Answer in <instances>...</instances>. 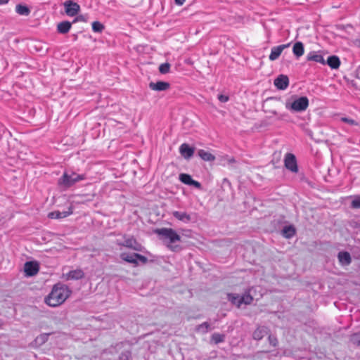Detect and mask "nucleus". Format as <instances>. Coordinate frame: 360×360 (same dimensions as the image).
Here are the masks:
<instances>
[{
    "mask_svg": "<svg viewBox=\"0 0 360 360\" xmlns=\"http://www.w3.org/2000/svg\"><path fill=\"white\" fill-rule=\"evenodd\" d=\"M210 329V324L207 322H204L198 327V330L199 332L205 333Z\"/></svg>",
    "mask_w": 360,
    "mask_h": 360,
    "instance_id": "obj_35",
    "label": "nucleus"
},
{
    "mask_svg": "<svg viewBox=\"0 0 360 360\" xmlns=\"http://www.w3.org/2000/svg\"><path fill=\"white\" fill-rule=\"evenodd\" d=\"M84 274L81 269L73 270L69 272L68 277L72 279H80Z\"/></svg>",
    "mask_w": 360,
    "mask_h": 360,
    "instance_id": "obj_27",
    "label": "nucleus"
},
{
    "mask_svg": "<svg viewBox=\"0 0 360 360\" xmlns=\"http://www.w3.org/2000/svg\"><path fill=\"white\" fill-rule=\"evenodd\" d=\"M290 46V44H282L277 46H274L271 48V53L269 56L270 60L274 61L279 58L283 51L288 48Z\"/></svg>",
    "mask_w": 360,
    "mask_h": 360,
    "instance_id": "obj_11",
    "label": "nucleus"
},
{
    "mask_svg": "<svg viewBox=\"0 0 360 360\" xmlns=\"http://www.w3.org/2000/svg\"><path fill=\"white\" fill-rule=\"evenodd\" d=\"M179 180L184 184L188 185V186H193L196 188L200 189L201 188V184L200 182L195 181L192 179L191 176L188 174H180Z\"/></svg>",
    "mask_w": 360,
    "mask_h": 360,
    "instance_id": "obj_10",
    "label": "nucleus"
},
{
    "mask_svg": "<svg viewBox=\"0 0 360 360\" xmlns=\"http://www.w3.org/2000/svg\"><path fill=\"white\" fill-rule=\"evenodd\" d=\"M72 213V207L68 209V211L65 212H60V211H53L49 213L48 217L50 219H62L68 217Z\"/></svg>",
    "mask_w": 360,
    "mask_h": 360,
    "instance_id": "obj_13",
    "label": "nucleus"
},
{
    "mask_svg": "<svg viewBox=\"0 0 360 360\" xmlns=\"http://www.w3.org/2000/svg\"><path fill=\"white\" fill-rule=\"evenodd\" d=\"M292 52L297 58L302 56L304 52L303 44L300 41L296 42L293 46Z\"/></svg>",
    "mask_w": 360,
    "mask_h": 360,
    "instance_id": "obj_23",
    "label": "nucleus"
},
{
    "mask_svg": "<svg viewBox=\"0 0 360 360\" xmlns=\"http://www.w3.org/2000/svg\"><path fill=\"white\" fill-rule=\"evenodd\" d=\"M135 257H136V261L138 262H141L143 264H145L148 261L147 258L145 256L141 255L140 254L136 253Z\"/></svg>",
    "mask_w": 360,
    "mask_h": 360,
    "instance_id": "obj_36",
    "label": "nucleus"
},
{
    "mask_svg": "<svg viewBox=\"0 0 360 360\" xmlns=\"http://www.w3.org/2000/svg\"><path fill=\"white\" fill-rule=\"evenodd\" d=\"M328 65L332 69H338L340 65V58L336 56H330L326 61Z\"/></svg>",
    "mask_w": 360,
    "mask_h": 360,
    "instance_id": "obj_21",
    "label": "nucleus"
},
{
    "mask_svg": "<svg viewBox=\"0 0 360 360\" xmlns=\"http://www.w3.org/2000/svg\"><path fill=\"white\" fill-rule=\"evenodd\" d=\"M124 240L123 243H118L119 245H122L138 252H142L144 248L142 245L139 243L133 236H127V235H124Z\"/></svg>",
    "mask_w": 360,
    "mask_h": 360,
    "instance_id": "obj_5",
    "label": "nucleus"
},
{
    "mask_svg": "<svg viewBox=\"0 0 360 360\" xmlns=\"http://www.w3.org/2000/svg\"><path fill=\"white\" fill-rule=\"evenodd\" d=\"M24 271L27 276H33L39 271V264L36 262H27L24 265Z\"/></svg>",
    "mask_w": 360,
    "mask_h": 360,
    "instance_id": "obj_9",
    "label": "nucleus"
},
{
    "mask_svg": "<svg viewBox=\"0 0 360 360\" xmlns=\"http://www.w3.org/2000/svg\"><path fill=\"white\" fill-rule=\"evenodd\" d=\"M228 300L233 304L240 307V295L238 294L229 293L227 294Z\"/></svg>",
    "mask_w": 360,
    "mask_h": 360,
    "instance_id": "obj_26",
    "label": "nucleus"
},
{
    "mask_svg": "<svg viewBox=\"0 0 360 360\" xmlns=\"http://www.w3.org/2000/svg\"><path fill=\"white\" fill-rule=\"evenodd\" d=\"M149 87L152 90H155V91H165L167 89H169V84L168 82H161V81L160 82H158L156 83L150 82L149 84Z\"/></svg>",
    "mask_w": 360,
    "mask_h": 360,
    "instance_id": "obj_17",
    "label": "nucleus"
},
{
    "mask_svg": "<svg viewBox=\"0 0 360 360\" xmlns=\"http://www.w3.org/2000/svg\"><path fill=\"white\" fill-rule=\"evenodd\" d=\"M282 232L285 238H290L295 234V229L292 226H287L283 228Z\"/></svg>",
    "mask_w": 360,
    "mask_h": 360,
    "instance_id": "obj_25",
    "label": "nucleus"
},
{
    "mask_svg": "<svg viewBox=\"0 0 360 360\" xmlns=\"http://www.w3.org/2000/svg\"><path fill=\"white\" fill-rule=\"evenodd\" d=\"M352 341L358 345H360V334H354L352 337Z\"/></svg>",
    "mask_w": 360,
    "mask_h": 360,
    "instance_id": "obj_37",
    "label": "nucleus"
},
{
    "mask_svg": "<svg viewBox=\"0 0 360 360\" xmlns=\"http://www.w3.org/2000/svg\"><path fill=\"white\" fill-rule=\"evenodd\" d=\"M172 215L178 220L184 223H188L191 220V216L186 212L174 211L173 212Z\"/></svg>",
    "mask_w": 360,
    "mask_h": 360,
    "instance_id": "obj_19",
    "label": "nucleus"
},
{
    "mask_svg": "<svg viewBox=\"0 0 360 360\" xmlns=\"http://www.w3.org/2000/svg\"><path fill=\"white\" fill-rule=\"evenodd\" d=\"M268 333V328L265 326H259L253 332L252 337L256 340H260Z\"/></svg>",
    "mask_w": 360,
    "mask_h": 360,
    "instance_id": "obj_15",
    "label": "nucleus"
},
{
    "mask_svg": "<svg viewBox=\"0 0 360 360\" xmlns=\"http://www.w3.org/2000/svg\"><path fill=\"white\" fill-rule=\"evenodd\" d=\"M15 12L20 15L28 16L31 11L27 6L19 4L15 6Z\"/></svg>",
    "mask_w": 360,
    "mask_h": 360,
    "instance_id": "obj_20",
    "label": "nucleus"
},
{
    "mask_svg": "<svg viewBox=\"0 0 360 360\" xmlns=\"http://www.w3.org/2000/svg\"><path fill=\"white\" fill-rule=\"evenodd\" d=\"M63 6L66 15L70 17L76 16L80 11V6L72 0L65 1L63 3Z\"/></svg>",
    "mask_w": 360,
    "mask_h": 360,
    "instance_id": "obj_6",
    "label": "nucleus"
},
{
    "mask_svg": "<svg viewBox=\"0 0 360 360\" xmlns=\"http://www.w3.org/2000/svg\"><path fill=\"white\" fill-rule=\"evenodd\" d=\"M198 155L205 161L211 162L215 160V156L214 155L202 149L198 150Z\"/></svg>",
    "mask_w": 360,
    "mask_h": 360,
    "instance_id": "obj_22",
    "label": "nucleus"
},
{
    "mask_svg": "<svg viewBox=\"0 0 360 360\" xmlns=\"http://www.w3.org/2000/svg\"><path fill=\"white\" fill-rule=\"evenodd\" d=\"M341 120L349 124H354L355 123V121L352 119L348 118V117H342Z\"/></svg>",
    "mask_w": 360,
    "mask_h": 360,
    "instance_id": "obj_40",
    "label": "nucleus"
},
{
    "mask_svg": "<svg viewBox=\"0 0 360 360\" xmlns=\"http://www.w3.org/2000/svg\"><path fill=\"white\" fill-rule=\"evenodd\" d=\"M49 335V334H48V333L41 334L40 335H39L38 337L36 338L35 342L37 344L41 345L47 341Z\"/></svg>",
    "mask_w": 360,
    "mask_h": 360,
    "instance_id": "obj_31",
    "label": "nucleus"
},
{
    "mask_svg": "<svg viewBox=\"0 0 360 360\" xmlns=\"http://www.w3.org/2000/svg\"><path fill=\"white\" fill-rule=\"evenodd\" d=\"M9 1L10 0H0V6L8 4Z\"/></svg>",
    "mask_w": 360,
    "mask_h": 360,
    "instance_id": "obj_42",
    "label": "nucleus"
},
{
    "mask_svg": "<svg viewBox=\"0 0 360 360\" xmlns=\"http://www.w3.org/2000/svg\"><path fill=\"white\" fill-rule=\"evenodd\" d=\"M89 19V16L87 14L79 15L74 19L72 23H75L77 22H87Z\"/></svg>",
    "mask_w": 360,
    "mask_h": 360,
    "instance_id": "obj_33",
    "label": "nucleus"
},
{
    "mask_svg": "<svg viewBox=\"0 0 360 360\" xmlns=\"http://www.w3.org/2000/svg\"><path fill=\"white\" fill-rule=\"evenodd\" d=\"M186 0H174L175 4L178 6H182Z\"/></svg>",
    "mask_w": 360,
    "mask_h": 360,
    "instance_id": "obj_41",
    "label": "nucleus"
},
{
    "mask_svg": "<svg viewBox=\"0 0 360 360\" xmlns=\"http://www.w3.org/2000/svg\"><path fill=\"white\" fill-rule=\"evenodd\" d=\"M179 152L185 159H190L194 153V148L187 143H182L179 147Z\"/></svg>",
    "mask_w": 360,
    "mask_h": 360,
    "instance_id": "obj_12",
    "label": "nucleus"
},
{
    "mask_svg": "<svg viewBox=\"0 0 360 360\" xmlns=\"http://www.w3.org/2000/svg\"><path fill=\"white\" fill-rule=\"evenodd\" d=\"M169 69H170V65L167 63H163V64H161L159 67V71L162 73V74H167L169 72Z\"/></svg>",
    "mask_w": 360,
    "mask_h": 360,
    "instance_id": "obj_34",
    "label": "nucleus"
},
{
    "mask_svg": "<svg viewBox=\"0 0 360 360\" xmlns=\"http://www.w3.org/2000/svg\"><path fill=\"white\" fill-rule=\"evenodd\" d=\"M285 167L292 172L298 171L295 156L292 153H287L284 160Z\"/></svg>",
    "mask_w": 360,
    "mask_h": 360,
    "instance_id": "obj_7",
    "label": "nucleus"
},
{
    "mask_svg": "<svg viewBox=\"0 0 360 360\" xmlns=\"http://www.w3.org/2000/svg\"><path fill=\"white\" fill-rule=\"evenodd\" d=\"M155 233L171 250L177 251L179 249V246L174 245V243L180 241L181 237L174 229L162 228L157 229Z\"/></svg>",
    "mask_w": 360,
    "mask_h": 360,
    "instance_id": "obj_2",
    "label": "nucleus"
},
{
    "mask_svg": "<svg viewBox=\"0 0 360 360\" xmlns=\"http://www.w3.org/2000/svg\"><path fill=\"white\" fill-rule=\"evenodd\" d=\"M92 30L94 32L101 33L104 30V25L98 21L92 23Z\"/></svg>",
    "mask_w": 360,
    "mask_h": 360,
    "instance_id": "obj_29",
    "label": "nucleus"
},
{
    "mask_svg": "<svg viewBox=\"0 0 360 360\" xmlns=\"http://www.w3.org/2000/svg\"><path fill=\"white\" fill-rule=\"evenodd\" d=\"M86 179L85 174H79L74 172H65L58 179V185L64 188H70L76 183Z\"/></svg>",
    "mask_w": 360,
    "mask_h": 360,
    "instance_id": "obj_4",
    "label": "nucleus"
},
{
    "mask_svg": "<svg viewBox=\"0 0 360 360\" xmlns=\"http://www.w3.org/2000/svg\"><path fill=\"white\" fill-rule=\"evenodd\" d=\"M136 253H126L123 252L120 255V257L122 259H123L125 262H127L129 263H131L134 264H138V262L136 261V257H135Z\"/></svg>",
    "mask_w": 360,
    "mask_h": 360,
    "instance_id": "obj_24",
    "label": "nucleus"
},
{
    "mask_svg": "<svg viewBox=\"0 0 360 360\" xmlns=\"http://www.w3.org/2000/svg\"><path fill=\"white\" fill-rule=\"evenodd\" d=\"M71 290L67 285L62 283L56 284L45 298V302L50 307H58L68 299Z\"/></svg>",
    "mask_w": 360,
    "mask_h": 360,
    "instance_id": "obj_1",
    "label": "nucleus"
},
{
    "mask_svg": "<svg viewBox=\"0 0 360 360\" xmlns=\"http://www.w3.org/2000/svg\"><path fill=\"white\" fill-rule=\"evenodd\" d=\"M72 27V23L69 21H62L57 25V31L60 34L68 33Z\"/></svg>",
    "mask_w": 360,
    "mask_h": 360,
    "instance_id": "obj_18",
    "label": "nucleus"
},
{
    "mask_svg": "<svg viewBox=\"0 0 360 360\" xmlns=\"http://www.w3.org/2000/svg\"><path fill=\"white\" fill-rule=\"evenodd\" d=\"M218 99L221 103H226V102H227L229 100V98L228 96L223 95V94H219L218 96Z\"/></svg>",
    "mask_w": 360,
    "mask_h": 360,
    "instance_id": "obj_39",
    "label": "nucleus"
},
{
    "mask_svg": "<svg viewBox=\"0 0 360 360\" xmlns=\"http://www.w3.org/2000/svg\"><path fill=\"white\" fill-rule=\"evenodd\" d=\"M285 108L291 112H303L309 106V99L307 96L292 98V101L288 100L285 104Z\"/></svg>",
    "mask_w": 360,
    "mask_h": 360,
    "instance_id": "obj_3",
    "label": "nucleus"
},
{
    "mask_svg": "<svg viewBox=\"0 0 360 360\" xmlns=\"http://www.w3.org/2000/svg\"><path fill=\"white\" fill-rule=\"evenodd\" d=\"M338 258L340 264L342 266L349 265L352 262L351 255L348 252H340Z\"/></svg>",
    "mask_w": 360,
    "mask_h": 360,
    "instance_id": "obj_16",
    "label": "nucleus"
},
{
    "mask_svg": "<svg viewBox=\"0 0 360 360\" xmlns=\"http://www.w3.org/2000/svg\"><path fill=\"white\" fill-rule=\"evenodd\" d=\"M268 340L270 345H271L274 347L276 346L278 341L276 337L273 335H269Z\"/></svg>",
    "mask_w": 360,
    "mask_h": 360,
    "instance_id": "obj_38",
    "label": "nucleus"
},
{
    "mask_svg": "<svg viewBox=\"0 0 360 360\" xmlns=\"http://www.w3.org/2000/svg\"><path fill=\"white\" fill-rule=\"evenodd\" d=\"M351 207L354 209L360 208V195H355L351 202Z\"/></svg>",
    "mask_w": 360,
    "mask_h": 360,
    "instance_id": "obj_32",
    "label": "nucleus"
},
{
    "mask_svg": "<svg viewBox=\"0 0 360 360\" xmlns=\"http://www.w3.org/2000/svg\"><path fill=\"white\" fill-rule=\"evenodd\" d=\"M240 305L242 304H250L253 300L252 297L250 294H244L240 296Z\"/></svg>",
    "mask_w": 360,
    "mask_h": 360,
    "instance_id": "obj_30",
    "label": "nucleus"
},
{
    "mask_svg": "<svg viewBox=\"0 0 360 360\" xmlns=\"http://www.w3.org/2000/svg\"><path fill=\"white\" fill-rule=\"evenodd\" d=\"M224 339L225 335L224 334H220L217 333L212 334L211 338L212 342H213L214 344H219L220 342H222L224 341Z\"/></svg>",
    "mask_w": 360,
    "mask_h": 360,
    "instance_id": "obj_28",
    "label": "nucleus"
},
{
    "mask_svg": "<svg viewBox=\"0 0 360 360\" xmlns=\"http://www.w3.org/2000/svg\"><path fill=\"white\" fill-rule=\"evenodd\" d=\"M274 86L279 90H285L289 85V79L287 75H280L274 82Z\"/></svg>",
    "mask_w": 360,
    "mask_h": 360,
    "instance_id": "obj_8",
    "label": "nucleus"
},
{
    "mask_svg": "<svg viewBox=\"0 0 360 360\" xmlns=\"http://www.w3.org/2000/svg\"><path fill=\"white\" fill-rule=\"evenodd\" d=\"M307 59L309 61H315L322 65L326 64V61L322 55L316 51H311L307 56Z\"/></svg>",
    "mask_w": 360,
    "mask_h": 360,
    "instance_id": "obj_14",
    "label": "nucleus"
}]
</instances>
